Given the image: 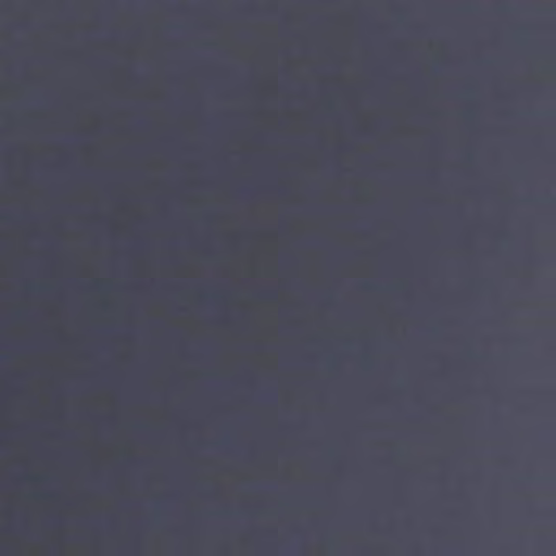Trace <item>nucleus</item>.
I'll use <instances>...</instances> for the list:
<instances>
[{"mask_svg": "<svg viewBox=\"0 0 556 556\" xmlns=\"http://www.w3.org/2000/svg\"><path fill=\"white\" fill-rule=\"evenodd\" d=\"M486 180L483 178V153L480 154V301L483 302V292L486 291V275L483 274V232L486 230V216L483 214V194L486 193ZM481 325L483 316L480 317ZM480 375L483 376V358H486V352L483 351V334H480ZM480 393H483V382L481 381Z\"/></svg>", "mask_w": 556, "mask_h": 556, "instance_id": "1", "label": "nucleus"}, {"mask_svg": "<svg viewBox=\"0 0 556 556\" xmlns=\"http://www.w3.org/2000/svg\"><path fill=\"white\" fill-rule=\"evenodd\" d=\"M483 81H480V105L482 104V111L484 110L483 106H488V99L483 100Z\"/></svg>", "mask_w": 556, "mask_h": 556, "instance_id": "5", "label": "nucleus"}, {"mask_svg": "<svg viewBox=\"0 0 556 556\" xmlns=\"http://www.w3.org/2000/svg\"><path fill=\"white\" fill-rule=\"evenodd\" d=\"M483 81H480V105L482 104V111L484 110L483 106H488V99L483 100Z\"/></svg>", "mask_w": 556, "mask_h": 556, "instance_id": "4", "label": "nucleus"}, {"mask_svg": "<svg viewBox=\"0 0 556 556\" xmlns=\"http://www.w3.org/2000/svg\"><path fill=\"white\" fill-rule=\"evenodd\" d=\"M483 81H480V105L482 104V111L484 110L483 106H488V99L483 100Z\"/></svg>", "mask_w": 556, "mask_h": 556, "instance_id": "6", "label": "nucleus"}, {"mask_svg": "<svg viewBox=\"0 0 556 556\" xmlns=\"http://www.w3.org/2000/svg\"><path fill=\"white\" fill-rule=\"evenodd\" d=\"M483 113L481 112V115H480V154L483 153V131H484V128L486 129L488 128V125L483 124Z\"/></svg>", "mask_w": 556, "mask_h": 556, "instance_id": "3", "label": "nucleus"}, {"mask_svg": "<svg viewBox=\"0 0 556 556\" xmlns=\"http://www.w3.org/2000/svg\"><path fill=\"white\" fill-rule=\"evenodd\" d=\"M480 522H481V523L483 522V519H482V518L480 519Z\"/></svg>", "mask_w": 556, "mask_h": 556, "instance_id": "13", "label": "nucleus"}, {"mask_svg": "<svg viewBox=\"0 0 556 556\" xmlns=\"http://www.w3.org/2000/svg\"><path fill=\"white\" fill-rule=\"evenodd\" d=\"M480 81H483V66H486V53L483 51V3L480 4Z\"/></svg>", "mask_w": 556, "mask_h": 556, "instance_id": "2", "label": "nucleus"}, {"mask_svg": "<svg viewBox=\"0 0 556 556\" xmlns=\"http://www.w3.org/2000/svg\"><path fill=\"white\" fill-rule=\"evenodd\" d=\"M480 428H481V429L483 428V425H482V424L480 425Z\"/></svg>", "mask_w": 556, "mask_h": 556, "instance_id": "11", "label": "nucleus"}, {"mask_svg": "<svg viewBox=\"0 0 556 556\" xmlns=\"http://www.w3.org/2000/svg\"><path fill=\"white\" fill-rule=\"evenodd\" d=\"M480 470H481V472L483 471V465L482 464H481Z\"/></svg>", "mask_w": 556, "mask_h": 556, "instance_id": "10", "label": "nucleus"}, {"mask_svg": "<svg viewBox=\"0 0 556 556\" xmlns=\"http://www.w3.org/2000/svg\"><path fill=\"white\" fill-rule=\"evenodd\" d=\"M480 450H481V451L483 450V446H482V445L480 446Z\"/></svg>", "mask_w": 556, "mask_h": 556, "instance_id": "12", "label": "nucleus"}, {"mask_svg": "<svg viewBox=\"0 0 556 556\" xmlns=\"http://www.w3.org/2000/svg\"><path fill=\"white\" fill-rule=\"evenodd\" d=\"M483 46H484L483 51L484 50L486 51L488 50V42H483Z\"/></svg>", "mask_w": 556, "mask_h": 556, "instance_id": "7", "label": "nucleus"}, {"mask_svg": "<svg viewBox=\"0 0 556 556\" xmlns=\"http://www.w3.org/2000/svg\"><path fill=\"white\" fill-rule=\"evenodd\" d=\"M483 46H484L483 51L484 50L486 51L488 50V42H483Z\"/></svg>", "mask_w": 556, "mask_h": 556, "instance_id": "9", "label": "nucleus"}, {"mask_svg": "<svg viewBox=\"0 0 556 556\" xmlns=\"http://www.w3.org/2000/svg\"><path fill=\"white\" fill-rule=\"evenodd\" d=\"M483 46H484L483 51L484 50L486 51L488 50V42H483Z\"/></svg>", "mask_w": 556, "mask_h": 556, "instance_id": "8", "label": "nucleus"}]
</instances>
